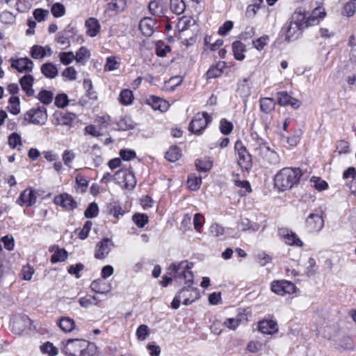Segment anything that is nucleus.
Wrapping results in <instances>:
<instances>
[{"label": "nucleus", "mask_w": 356, "mask_h": 356, "mask_svg": "<svg viewBox=\"0 0 356 356\" xmlns=\"http://www.w3.org/2000/svg\"><path fill=\"white\" fill-rule=\"evenodd\" d=\"M305 15L300 11H295L291 19L284 24L281 29V33L284 36V40L287 42L297 40L302 33V29L305 26Z\"/></svg>", "instance_id": "1"}, {"label": "nucleus", "mask_w": 356, "mask_h": 356, "mask_svg": "<svg viewBox=\"0 0 356 356\" xmlns=\"http://www.w3.org/2000/svg\"><path fill=\"white\" fill-rule=\"evenodd\" d=\"M301 176L299 168H284L275 176V186L281 191L291 189L299 182Z\"/></svg>", "instance_id": "2"}, {"label": "nucleus", "mask_w": 356, "mask_h": 356, "mask_svg": "<svg viewBox=\"0 0 356 356\" xmlns=\"http://www.w3.org/2000/svg\"><path fill=\"white\" fill-rule=\"evenodd\" d=\"M193 263L186 260L178 263L172 264L168 270L169 273L175 279L184 280L185 284H192L193 282V273L191 271Z\"/></svg>", "instance_id": "3"}, {"label": "nucleus", "mask_w": 356, "mask_h": 356, "mask_svg": "<svg viewBox=\"0 0 356 356\" xmlns=\"http://www.w3.org/2000/svg\"><path fill=\"white\" fill-rule=\"evenodd\" d=\"M234 151L238 165L243 170H250L252 166V156L241 140H238L236 141L234 144Z\"/></svg>", "instance_id": "4"}, {"label": "nucleus", "mask_w": 356, "mask_h": 356, "mask_svg": "<svg viewBox=\"0 0 356 356\" xmlns=\"http://www.w3.org/2000/svg\"><path fill=\"white\" fill-rule=\"evenodd\" d=\"M211 121V116L207 112L197 113L190 122L188 129L195 134L200 135Z\"/></svg>", "instance_id": "5"}, {"label": "nucleus", "mask_w": 356, "mask_h": 356, "mask_svg": "<svg viewBox=\"0 0 356 356\" xmlns=\"http://www.w3.org/2000/svg\"><path fill=\"white\" fill-rule=\"evenodd\" d=\"M270 290L277 296H284L296 293L298 289L295 284L290 281L280 280L271 282Z\"/></svg>", "instance_id": "6"}, {"label": "nucleus", "mask_w": 356, "mask_h": 356, "mask_svg": "<svg viewBox=\"0 0 356 356\" xmlns=\"http://www.w3.org/2000/svg\"><path fill=\"white\" fill-rule=\"evenodd\" d=\"M114 179L120 186L125 189L131 190L136 184L134 174L130 169L119 170L115 173Z\"/></svg>", "instance_id": "7"}, {"label": "nucleus", "mask_w": 356, "mask_h": 356, "mask_svg": "<svg viewBox=\"0 0 356 356\" xmlns=\"http://www.w3.org/2000/svg\"><path fill=\"white\" fill-rule=\"evenodd\" d=\"M24 120L31 124L42 125L47 120V110L44 107L32 108L24 114Z\"/></svg>", "instance_id": "8"}, {"label": "nucleus", "mask_w": 356, "mask_h": 356, "mask_svg": "<svg viewBox=\"0 0 356 356\" xmlns=\"http://www.w3.org/2000/svg\"><path fill=\"white\" fill-rule=\"evenodd\" d=\"M10 66L19 73L29 74L33 68V61L27 57L10 58Z\"/></svg>", "instance_id": "9"}, {"label": "nucleus", "mask_w": 356, "mask_h": 356, "mask_svg": "<svg viewBox=\"0 0 356 356\" xmlns=\"http://www.w3.org/2000/svg\"><path fill=\"white\" fill-rule=\"evenodd\" d=\"M86 344L85 340L70 339L63 346L62 352L67 356H80L81 348Z\"/></svg>", "instance_id": "10"}, {"label": "nucleus", "mask_w": 356, "mask_h": 356, "mask_svg": "<svg viewBox=\"0 0 356 356\" xmlns=\"http://www.w3.org/2000/svg\"><path fill=\"white\" fill-rule=\"evenodd\" d=\"M114 244L108 238H103L98 242L95 248L94 256L97 259H104L106 258L113 248Z\"/></svg>", "instance_id": "11"}, {"label": "nucleus", "mask_w": 356, "mask_h": 356, "mask_svg": "<svg viewBox=\"0 0 356 356\" xmlns=\"http://www.w3.org/2000/svg\"><path fill=\"white\" fill-rule=\"evenodd\" d=\"M278 234L284 241V243L289 245L296 247L303 246L302 241L300 240L298 236L291 230L286 228H280L278 230Z\"/></svg>", "instance_id": "12"}, {"label": "nucleus", "mask_w": 356, "mask_h": 356, "mask_svg": "<svg viewBox=\"0 0 356 356\" xmlns=\"http://www.w3.org/2000/svg\"><path fill=\"white\" fill-rule=\"evenodd\" d=\"M305 226L309 232H318L324 226V220L321 216L317 213H311L307 218Z\"/></svg>", "instance_id": "13"}, {"label": "nucleus", "mask_w": 356, "mask_h": 356, "mask_svg": "<svg viewBox=\"0 0 356 356\" xmlns=\"http://www.w3.org/2000/svg\"><path fill=\"white\" fill-rule=\"evenodd\" d=\"M53 118V123L55 125L71 126L76 118V115L72 113L57 111L54 113Z\"/></svg>", "instance_id": "14"}, {"label": "nucleus", "mask_w": 356, "mask_h": 356, "mask_svg": "<svg viewBox=\"0 0 356 356\" xmlns=\"http://www.w3.org/2000/svg\"><path fill=\"white\" fill-rule=\"evenodd\" d=\"M36 193L31 188H27L19 195L17 202L22 207H31L36 202Z\"/></svg>", "instance_id": "15"}, {"label": "nucleus", "mask_w": 356, "mask_h": 356, "mask_svg": "<svg viewBox=\"0 0 356 356\" xmlns=\"http://www.w3.org/2000/svg\"><path fill=\"white\" fill-rule=\"evenodd\" d=\"M54 202L66 210H73L77 206L74 198L67 193L56 196L54 199Z\"/></svg>", "instance_id": "16"}, {"label": "nucleus", "mask_w": 356, "mask_h": 356, "mask_svg": "<svg viewBox=\"0 0 356 356\" xmlns=\"http://www.w3.org/2000/svg\"><path fill=\"white\" fill-rule=\"evenodd\" d=\"M251 147L258 155L261 156L266 151H268L269 146L257 133L251 134Z\"/></svg>", "instance_id": "17"}, {"label": "nucleus", "mask_w": 356, "mask_h": 356, "mask_svg": "<svg viewBox=\"0 0 356 356\" xmlns=\"http://www.w3.org/2000/svg\"><path fill=\"white\" fill-rule=\"evenodd\" d=\"M326 15L325 10L322 7H317L314 8L312 14L307 17L305 16V26H314L319 23Z\"/></svg>", "instance_id": "18"}, {"label": "nucleus", "mask_w": 356, "mask_h": 356, "mask_svg": "<svg viewBox=\"0 0 356 356\" xmlns=\"http://www.w3.org/2000/svg\"><path fill=\"white\" fill-rule=\"evenodd\" d=\"M277 95V103L280 106L290 105L293 108H298L300 106V102L291 97L286 92H279Z\"/></svg>", "instance_id": "19"}, {"label": "nucleus", "mask_w": 356, "mask_h": 356, "mask_svg": "<svg viewBox=\"0 0 356 356\" xmlns=\"http://www.w3.org/2000/svg\"><path fill=\"white\" fill-rule=\"evenodd\" d=\"M258 330L263 334H273L277 332L278 327L273 320H262L259 322Z\"/></svg>", "instance_id": "20"}, {"label": "nucleus", "mask_w": 356, "mask_h": 356, "mask_svg": "<svg viewBox=\"0 0 356 356\" xmlns=\"http://www.w3.org/2000/svg\"><path fill=\"white\" fill-rule=\"evenodd\" d=\"M156 22L150 17H145L139 23V29L145 36H151L154 31Z\"/></svg>", "instance_id": "21"}, {"label": "nucleus", "mask_w": 356, "mask_h": 356, "mask_svg": "<svg viewBox=\"0 0 356 356\" xmlns=\"http://www.w3.org/2000/svg\"><path fill=\"white\" fill-rule=\"evenodd\" d=\"M86 34L90 37H95L101 29L99 21L95 17H90L85 22Z\"/></svg>", "instance_id": "22"}, {"label": "nucleus", "mask_w": 356, "mask_h": 356, "mask_svg": "<svg viewBox=\"0 0 356 356\" xmlns=\"http://www.w3.org/2000/svg\"><path fill=\"white\" fill-rule=\"evenodd\" d=\"M51 53V49L48 46L34 45L30 51L31 56L34 59H42L46 56H50Z\"/></svg>", "instance_id": "23"}, {"label": "nucleus", "mask_w": 356, "mask_h": 356, "mask_svg": "<svg viewBox=\"0 0 356 356\" xmlns=\"http://www.w3.org/2000/svg\"><path fill=\"white\" fill-rule=\"evenodd\" d=\"M33 76L29 74L24 75L19 79L22 89L27 96H33L34 94V90L33 89Z\"/></svg>", "instance_id": "24"}, {"label": "nucleus", "mask_w": 356, "mask_h": 356, "mask_svg": "<svg viewBox=\"0 0 356 356\" xmlns=\"http://www.w3.org/2000/svg\"><path fill=\"white\" fill-rule=\"evenodd\" d=\"M49 251L53 252L51 257V262L53 264L57 262H62L67 259L68 254L63 248H60L58 246H51L49 248Z\"/></svg>", "instance_id": "25"}, {"label": "nucleus", "mask_w": 356, "mask_h": 356, "mask_svg": "<svg viewBox=\"0 0 356 356\" xmlns=\"http://www.w3.org/2000/svg\"><path fill=\"white\" fill-rule=\"evenodd\" d=\"M91 289L100 294L107 293L111 291V285L104 279L94 280L90 284Z\"/></svg>", "instance_id": "26"}, {"label": "nucleus", "mask_w": 356, "mask_h": 356, "mask_svg": "<svg viewBox=\"0 0 356 356\" xmlns=\"http://www.w3.org/2000/svg\"><path fill=\"white\" fill-rule=\"evenodd\" d=\"M148 102L154 110H159L162 112L166 111L170 106L166 100L157 97H152Z\"/></svg>", "instance_id": "27"}, {"label": "nucleus", "mask_w": 356, "mask_h": 356, "mask_svg": "<svg viewBox=\"0 0 356 356\" xmlns=\"http://www.w3.org/2000/svg\"><path fill=\"white\" fill-rule=\"evenodd\" d=\"M238 230L256 232L259 230V225L257 223H252L248 218H241L237 223Z\"/></svg>", "instance_id": "28"}, {"label": "nucleus", "mask_w": 356, "mask_h": 356, "mask_svg": "<svg viewBox=\"0 0 356 356\" xmlns=\"http://www.w3.org/2000/svg\"><path fill=\"white\" fill-rule=\"evenodd\" d=\"M225 67V63L222 61L218 62L216 65L211 66L207 72V79L219 77L222 74Z\"/></svg>", "instance_id": "29"}, {"label": "nucleus", "mask_w": 356, "mask_h": 356, "mask_svg": "<svg viewBox=\"0 0 356 356\" xmlns=\"http://www.w3.org/2000/svg\"><path fill=\"white\" fill-rule=\"evenodd\" d=\"M232 51L234 58L237 60H243L245 58L244 52L245 51V46L241 41H234L232 43Z\"/></svg>", "instance_id": "30"}, {"label": "nucleus", "mask_w": 356, "mask_h": 356, "mask_svg": "<svg viewBox=\"0 0 356 356\" xmlns=\"http://www.w3.org/2000/svg\"><path fill=\"white\" fill-rule=\"evenodd\" d=\"M193 24L194 21L189 17L183 16L180 17L176 25V28L179 32V37H181V33L182 32L188 30Z\"/></svg>", "instance_id": "31"}, {"label": "nucleus", "mask_w": 356, "mask_h": 356, "mask_svg": "<svg viewBox=\"0 0 356 356\" xmlns=\"http://www.w3.org/2000/svg\"><path fill=\"white\" fill-rule=\"evenodd\" d=\"M41 72L47 78L54 79L58 74L56 66L51 63H47L41 66Z\"/></svg>", "instance_id": "32"}, {"label": "nucleus", "mask_w": 356, "mask_h": 356, "mask_svg": "<svg viewBox=\"0 0 356 356\" xmlns=\"http://www.w3.org/2000/svg\"><path fill=\"white\" fill-rule=\"evenodd\" d=\"M57 325L65 332H70L75 327L74 320L70 317H62L60 318Z\"/></svg>", "instance_id": "33"}, {"label": "nucleus", "mask_w": 356, "mask_h": 356, "mask_svg": "<svg viewBox=\"0 0 356 356\" xmlns=\"http://www.w3.org/2000/svg\"><path fill=\"white\" fill-rule=\"evenodd\" d=\"M8 145L11 149L21 150V147L22 146L21 135L16 132H13L10 134L8 137Z\"/></svg>", "instance_id": "34"}, {"label": "nucleus", "mask_w": 356, "mask_h": 356, "mask_svg": "<svg viewBox=\"0 0 356 356\" xmlns=\"http://www.w3.org/2000/svg\"><path fill=\"white\" fill-rule=\"evenodd\" d=\"M233 181L236 186L241 188L238 192L241 196L246 195L251 192V186L250 183L246 180H240L238 176L233 179Z\"/></svg>", "instance_id": "35"}, {"label": "nucleus", "mask_w": 356, "mask_h": 356, "mask_svg": "<svg viewBox=\"0 0 356 356\" xmlns=\"http://www.w3.org/2000/svg\"><path fill=\"white\" fill-rule=\"evenodd\" d=\"M275 102L273 99L264 97L260 99V109L265 113H270L275 109Z\"/></svg>", "instance_id": "36"}, {"label": "nucleus", "mask_w": 356, "mask_h": 356, "mask_svg": "<svg viewBox=\"0 0 356 356\" xmlns=\"http://www.w3.org/2000/svg\"><path fill=\"white\" fill-rule=\"evenodd\" d=\"M242 322V317L241 315H237L235 317L227 318L224 322L223 325L227 329L235 331Z\"/></svg>", "instance_id": "37"}, {"label": "nucleus", "mask_w": 356, "mask_h": 356, "mask_svg": "<svg viewBox=\"0 0 356 356\" xmlns=\"http://www.w3.org/2000/svg\"><path fill=\"white\" fill-rule=\"evenodd\" d=\"M134 99L132 91L129 89H124L120 92L118 100L121 104L127 106L132 104Z\"/></svg>", "instance_id": "38"}, {"label": "nucleus", "mask_w": 356, "mask_h": 356, "mask_svg": "<svg viewBox=\"0 0 356 356\" xmlns=\"http://www.w3.org/2000/svg\"><path fill=\"white\" fill-rule=\"evenodd\" d=\"M88 186V181L81 175L79 174L75 177V188L78 193L86 192Z\"/></svg>", "instance_id": "39"}, {"label": "nucleus", "mask_w": 356, "mask_h": 356, "mask_svg": "<svg viewBox=\"0 0 356 356\" xmlns=\"http://www.w3.org/2000/svg\"><path fill=\"white\" fill-rule=\"evenodd\" d=\"M213 165V161L210 158H203L201 159H197L195 161V166L198 171L207 172Z\"/></svg>", "instance_id": "40"}, {"label": "nucleus", "mask_w": 356, "mask_h": 356, "mask_svg": "<svg viewBox=\"0 0 356 356\" xmlns=\"http://www.w3.org/2000/svg\"><path fill=\"white\" fill-rule=\"evenodd\" d=\"M148 8L153 15L161 16L163 14V4L159 0L150 1Z\"/></svg>", "instance_id": "41"}, {"label": "nucleus", "mask_w": 356, "mask_h": 356, "mask_svg": "<svg viewBox=\"0 0 356 356\" xmlns=\"http://www.w3.org/2000/svg\"><path fill=\"white\" fill-rule=\"evenodd\" d=\"M120 59L116 56H109L106 58L104 65L105 71H113L120 67Z\"/></svg>", "instance_id": "42"}, {"label": "nucleus", "mask_w": 356, "mask_h": 356, "mask_svg": "<svg viewBox=\"0 0 356 356\" xmlns=\"http://www.w3.org/2000/svg\"><path fill=\"white\" fill-rule=\"evenodd\" d=\"M8 110L10 113L17 115L20 112L19 99L17 96H12L8 100Z\"/></svg>", "instance_id": "43"}, {"label": "nucleus", "mask_w": 356, "mask_h": 356, "mask_svg": "<svg viewBox=\"0 0 356 356\" xmlns=\"http://www.w3.org/2000/svg\"><path fill=\"white\" fill-rule=\"evenodd\" d=\"M127 6V0H111L107 4L108 9L112 11H123Z\"/></svg>", "instance_id": "44"}, {"label": "nucleus", "mask_w": 356, "mask_h": 356, "mask_svg": "<svg viewBox=\"0 0 356 356\" xmlns=\"http://www.w3.org/2000/svg\"><path fill=\"white\" fill-rule=\"evenodd\" d=\"M181 156V150L176 146L169 148L165 154V159L170 162L177 161Z\"/></svg>", "instance_id": "45"}, {"label": "nucleus", "mask_w": 356, "mask_h": 356, "mask_svg": "<svg viewBox=\"0 0 356 356\" xmlns=\"http://www.w3.org/2000/svg\"><path fill=\"white\" fill-rule=\"evenodd\" d=\"M187 287L183 288L178 293H183L182 302L185 305H190L194 301V298L191 297V292L194 290L191 287V284H186Z\"/></svg>", "instance_id": "46"}, {"label": "nucleus", "mask_w": 356, "mask_h": 356, "mask_svg": "<svg viewBox=\"0 0 356 356\" xmlns=\"http://www.w3.org/2000/svg\"><path fill=\"white\" fill-rule=\"evenodd\" d=\"M187 184L190 190L197 191L202 184V179L194 174L190 175L188 177Z\"/></svg>", "instance_id": "47"}, {"label": "nucleus", "mask_w": 356, "mask_h": 356, "mask_svg": "<svg viewBox=\"0 0 356 356\" xmlns=\"http://www.w3.org/2000/svg\"><path fill=\"white\" fill-rule=\"evenodd\" d=\"M85 346L81 348L80 356H94L97 350L96 345L93 343H88L85 341Z\"/></svg>", "instance_id": "48"}, {"label": "nucleus", "mask_w": 356, "mask_h": 356, "mask_svg": "<svg viewBox=\"0 0 356 356\" xmlns=\"http://www.w3.org/2000/svg\"><path fill=\"white\" fill-rule=\"evenodd\" d=\"M75 60L77 63H84L90 56V51L85 47H81L76 53Z\"/></svg>", "instance_id": "49"}, {"label": "nucleus", "mask_w": 356, "mask_h": 356, "mask_svg": "<svg viewBox=\"0 0 356 356\" xmlns=\"http://www.w3.org/2000/svg\"><path fill=\"white\" fill-rule=\"evenodd\" d=\"M312 186L318 191H323L328 188L327 183L320 177L313 176L310 179Z\"/></svg>", "instance_id": "50"}, {"label": "nucleus", "mask_w": 356, "mask_h": 356, "mask_svg": "<svg viewBox=\"0 0 356 356\" xmlns=\"http://www.w3.org/2000/svg\"><path fill=\"white\" fill-rule=\"evenodd\" d=\"M355 11L356 3L355 2L348 1L343 5L341 10V14L343 16L350 17L355 15Z\"/></svg>", "instance_id": "51"}, {"label": "nucleus", "mask_w": 356, "mask_h": 356, "mask_svg": "<svg viewBox=\"0 0 356 356\" xmlns=\"http://www.w3.org/2000/svg\"><path fill=\"white\" fill-rule=\"evenodd\" d=\"M185 3L183 0H170V9L177 14H181L185 10Z\"/></svg>", "instance_id": "52"}, {"label": "nucleus", "mask_w": 356, "mask_h": 356, "mask_svg": "<svg viewBox=\"0 0 356 356\" xmlns=\"http://www.w3.org/2000/svg\"><path fill=\"white\" fill-rule=\"evenodd\" d=\"M51 12L54 17L58 18L64 16L66 10L63 4L57 2L51 6Z\"/></svg>", "instance_id": "53"}, {"label": "nucleus", "mask_w": 356, "mask_h": 356, "mask_svg": "<svg viewBox=\"0 0 356 356\" xmlns=\"http://www.w3.org/2000/svg\"><path fill=\"white\" fill-rule=\"evenodd\" d=\"M53 93L49 90H42L38 95V99L44 104H49L53 100Z\"/></svg>", "instance_id": "54"}, {"label": "nucleus", "mask_w": 356, "mask_h": 356, "mask_svg": "<svg viewBox=\"0 0 356 356\" xmlns=\"http://www.w3.org/2000/svg\"><path fill=\"white\" fill-rule=\"evenodd\" d=\"M233 124L227 119L223 118L220 121L219 129L224 135H229L233 130Z\"/></svg>", "instance_id": "55"}, {"label": "nucleus", "mask_w": 356, "mask_h": 356, "mask_svg": "<svg viewBox=\"0 0 356 356\" xmlns=\"http://www.w3.org/2000/svg\"><path fill=\"white\" fill-rule=\"evenodd\" d=\"M150 333L149 328L147 325H140L136 330V334L137 339L140 341H145Z\"/></svg>", "instance_id": "56"}, {"label": "nucleus", "mask_w": 356, "mask_h": 356, "mask_svg": "<svg viewBox=\"0 0 356 356\" xmlns=\"http://www.w3.org/2000/svg\"><path fill=\"white\" fill-rule=\"evenodd\" d=\"M261 157L271 164H275L279 161L278 154L274 150L271 149L270 147L268 148V151H266Z\"/></svg>", "instance_id": "57"}, {"label": "nucleus", "mask_w": 356, "mask_h": 356, "mask_svg": "<svg viewBox=\"0 0 356 356\" xmlns=\"http://www.w3.org/2000/svg\"><path fill=\"white\" fill-rule=\"evenodd\" d=\"M75 156V153L72 150L65 149L62 154V160L66 166L71 168Z\"/></svg>", "instance_id": "58"}, {"label": "nucleus", "mask_w": 356, "mask_h": 356, "mask_svg": "<svg viewBox=\"0 0 356 356\" xmlns=\"http://www.w3.org/2000/svg\"><path fill=\"white\" fill-rule=\"evenodd\" d=\"M108 213L115 218H118L120 216H122L124 213V211L118 203H113L109 206Z\"/></svg>", "instance_id": "59"}, {"label": "nucleus", "mask_w": 356, "mask_h": 356, "mask_svg": "<svg viewBox=\"0 0 356 356\" xmlns=\"http://www.w3.org/2000/svg\"><path fill=\"white\" fill-rule=\"evenodd\" d=\"M133 221L138 227H143L148 222V217L145 214L136 213L132 217Z\"/></svg>", "instance_id": "60"}, {"label": "nucleus", "mask_w": 356, "mask_h": 356, "mask_svg": "<svg viewBox=\"0 0 356 356\" xmlns=\"http://www.w3.org/2000/svg\"><path fill=\"white\" fill-rule=\"evenodd\" d=\"M269 41V36L264 35L255 40L252 41L253 46L259 51L262 50L267 45Z\"/></svg>", "instance_id": "61"}, {"label": "nucleus", "mask_w": 356, "mask_h": 356, "mask_svg": "<svg viewBox=\"0 0 356 356\" xmlns=\"http://www.w3.org/2000/svg\"><path fill=\"white\" fill-rule=\"evenodd\" d=\"M59 58L63 65H67L75 60V56L72 51L61 52L59 54Z\"/></svg>", "instance_id": "62"}, {"label": "nucleus", "mask_w": 356, "mask_h": 356, "mask_svg": "<svg viewBox=\"0 0 356 356\" xmlns=\"http://www.w3.org/2000/svg\"><path fill=\"white\" fill-rule=\"evenodd\" d=\"M34 273V269L33 268L27 264L26 266H24L21 270V275L23 280L29 281L31 280L32 276Z\"/></svg>", "instance_id": "63"}, {"label": "nucleus", "mask_w": 356, "mask_h": 356, "mask_svg": "<svg viewBox=\"0 0 356 356\" xmlns=\"http://www.w3.org/2000/svg\"><path fill=\"white\" fill-rule=\"evenodd\" d=\"M170 48L162 42H159L156 45V54L158 56L164 57L169 52Z\"/></svg>", "instance_id": "64"}]
</instances>
